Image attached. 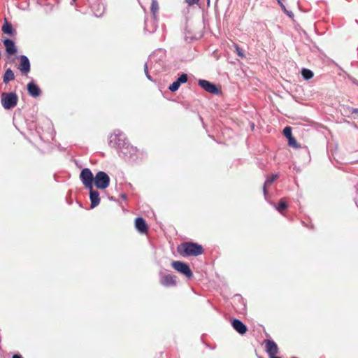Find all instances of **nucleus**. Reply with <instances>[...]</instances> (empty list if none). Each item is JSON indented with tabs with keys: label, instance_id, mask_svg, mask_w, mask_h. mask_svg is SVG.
I'll list each match as a JSON object with an SVG mask.
<instances>
[{
	"label": "nucleus",
	"instance_id": "1",
	"mask_svg": "<svg viewBox=\"0 0 358 358\" xmlns=\"http://www.w3.org/2000/svg\"><path fill=\"white\" fill-rule=\"evenodd\" d=\"M166 51L159 48L155 50L148 57V62L150 69L154 73H159L164 70L166 65Z\"/></svg>",
	"mask_w": 358,
	"mask_h": 358
},
{
	"label": "nucleus",
	"instance_id": "2",
	"mask_svg": "<svg viewBox=\"0 0 358 358\" xmlns=\"http://www.w3.org/2000/svg\"><path fill=\"white\" fill-rule=\"evenodd\" d=\"M178 251L183 253V256H199L203 254V248L201 245L194 242H185L178 248Z\"/></svg>",
	"mask_w": 358,
	"mask_h": 358
},
{
	"label": "nucleus",
	"instance_id": "3",
	"mask_svg": "<svg viewBox=\"0 0 358 358\" xmlns=\"http://www.w3.org/2000/svg\"><path fill=\"white\" fill-rule=\"evenodd\" d=\"M127 142L125 134L119 129H115L108 138L109 145L116 150L124 145Z\"/></svg>",
	"mask_w": 358,
	"mask_h": 358
},
{
	"label": "nucleus",
	"instance_id": "4",
	"mask_svg": "<svg viewBox=\"0 0 358 358\" xmlns=\"http://www.w3.org/2000/svg\"><path fill=\"white\" fill-rule=\"evenodd\" d=\"M17 101L18 96L15 92H3L1 95V105L6 110L15 108Z\"/></svg>",
	"mask_w": 358,
	"mask_h": 358
},
{
	"label": "nucleus",
	"instance_id": "5",
	"mask_svg": "<svg viewBox=\"0 0 358 358\" xmlns=\"http://www.w3.org/2000/svg\"><path fill=\"white\" fill-rule=\"evenodd\" d=\"M110 177L104 171H99L94 176V185L100 189H106L110 185Z\"/></svg>",
	"mask_w": 358,
	"mask_h": 358
},
{
	"label": "nucleus",
	"instance_id": "6",
	"mask_svg": "<svg viewBox=\"0 0 358 358\" xmlns=\"http://www.w3.org/2000/svg\"><path fill=\"white\" fill-rule=\"evenodd\" d=\"M117 151L120 157L126 160H129L133 159L134 156L136 154L137 150L136 148L131 145L127 141L124 145L117 149Z\"/></svg>",
	"mask_w": 358,
	"mask_h": 358
},
{
	"label": "nucleus",
	"instance_id": "7",
	"mask_svg": "<svg viewBox=\"0 0 358 358\" xmlns=\"http://www.w3.org/2000/svg\"><path fill=\"white\" fill-rule=\"evenodd\" d=\"M80 179L86 189L93 187L94 176L90 169L85 168L81 171Z\"/></svg>",
	"mask_w": 358,
	"mask_h": 358
},
{
	"label": "nucleus",
	"instance_id": "8",
	"mask_svg": "<svg viewBox=\"0 0 358 358\" xmlns=\"http://www.w3.org/2000/svg\"><path fill=\"white\" fill-rule=\"evenodd\" d=\"M171 265L175 270L185 275L188 279L192 278L193 273L186 263L180 261H174Z\"/></svg>",
	"mask_w": 358,
	"mask_h": 358
},
{
	"label": "nucleus",
	"instance_id": "9",
	"mask_svg": "<svg viewBox=\"0 0 358 358\" xmlns=\"http://www.w3.org/2000/svg\"><path fill=\"white\" fill-rule=\"evenodd\" d=\"M198 84L201 88L209 93L213 94H217L219 93V90L217 86L206 80L200 79L198 81Z\"/></svg>",
	"mask_w": 358,
	"mask_h": 358
},
{
	"label": "nucleus",
	"instance_id": "10",
	"mask_svg": "<svg viewBox=\"0 0 358 358\" xmlns=\"http://www.w3.org/2000/svg\"><path fill=\"white\" fill-rule=\"evenodd\" d=\"M176 276L171 274L160 273V284L164 287H170L176 285Z\"/></svg>",
	"mask_w": 358,
	"mask_h": 358
},
{
	"label": "nucleus",
	"instance_id": "11",
	"mask_svg": "<svg viewBox=\"0 0 358 358\" xmlns=\"http://www.w3.org/2000/svg\"><path fill=\"white\" fill-rule=\"evenodd\" d=\"M20 64L17 69L24 75H27L30 71V62L29 58L26 55H20L18 57Z\"/></svg>",
	"mask_w": 358,
	"mask_h": 358
},
{
	"label": "nucleus",
	"instance_id": "12",
	"mask_svg": "<svg viewBox=\"0 0 358 358\" xmlns=\"http://www.w3.org/2000/svg\"><path fill=\"white\" fill-rule=\"evenodd\" d=\"M6 48V53L8 57L15 55L17 52V48L14 41L9 38H6L3 41Z\"/></svg>",
	"mask_w": 358,
	"mask_h": 358
},
{
	"label": "nucleus",
	"instance_id": "13",
	"mask_svg": "<svg viewBox=\"0 0 358 358\" xmlns=\"http://www.w3.org/2000/svg\"><path fill=\"white\" fill-rule=\"evenodd\" d=\"M90 191V199L91 201V208L97 206L100 203L99 193L98 191L94 190L93 187L92 188H87Z\"/></svg>",
	"mask_w": 358,
	"mask_h": 358
},
{
	"label": "nucleus",
	"instance_id": "14",
	"mask_svg": "<svg viewBox=\"0 0 358 358\" xmlns=\"http://www.w3.org/2000/svg\"><path fill=\"white\" fill-rule=\"evenodd\" d=\"M266 351L269 357H271L278 352V348L277 344L272 340H266Z\"/></svg>",
	"mask_w": 358,
	"mask_h": 358
},
{
	"label": "nucleus",
	"instance_id": "15",
	"mask_svg": "<svg viewBox=\"0 0 358 358\" xmlns=\"http://www.w3.org/2000/svg\"><path fill=\"white\" fill-rule=\"evenodd\" d=\"M231 325L233 328L241 335L245 334L248 331L247 326L238 319H234L231 321Z\"/></svg>",
	"mask_w": 358,
	"mask_h": 358
},
{
	"label": "nucleus",
	"instance_id": "16",
	"mask_svg": "<svg viewBox=\"0 0 358 358\" xmlns=\"http://www.w3.org/2000/svg\"><path fill=\"white\" fill-rule=\"evenodd\" d=\"M27 91L29 94L32 97H37L41 95V90L39 87L34 83L31 81L27 84Z\"/></svg>",
	"mask_w": 358,
	"mask_h": 358
},
{
	"label": "nucleus",
	"instance_id": "17",
	"mask_svg": "<svg viewBox=\"0 0 358 358\" xmlns=\"http://www.w3.org/2000/svg\"><path fill=\"white\" fill-rule=\"evenodd\" d=\"M135 227L138 232L143 234L148 230V226L145 221L142 217H137L135 220Z\"/></svg>",
	"mask_w": 358,
	"mask_h": 358
},
{
	"label": "nucleus",
	"instance_id": "18",
	"mask_svg": "<svg viewBox=\"0 0 358 358\" xmlns=\"http://www.w3.org/2000/svg\"><path fill=\"white\" fill-rule=\"evenodd\" d=\"M157 29V24L155 20L148 21V20H145V27L144 30L149 33H153Z\"/></svg>",
	"mask_w": 358,
	"mask_h": 358
},
{
	"label": "nucleus",
	"instance_id": "19",
	"mask_svg": "<svg viewBox=\"0 0 358 358\" xmlns=\"http://www.w3.org/2000/svg\"><path fill=\"white\" fill-rule=\"evenodd\" d=\"M15 79V74L11 69H8L6 70L5 73L3 77V81L5 84H8L9 82Z\"/></svg>",
	"mask_w": 358,
	"mask_h": 358
},
{
	"label": "nucleus",
	"instance_id": "20",
	"mask_svg": "<svg viewBox=\"0 0 358 358\" xmlns=\"http://www.w3.org/2000/svg\"><path fill=\"white\" fill-rule=\"evenodd\" d=\"M1 30L3 33L10 36H13L15 33V30L13 29V25L7 21H6L2 26Z\"/></svg>",
	"mask_w": 358,
	"mask_h": 358
},
{
	"label": "nucleus",
	"instance_id": "21",
	"mask_svg": "<svg viewBox=\"0 0 358 358\" xmlns=\"http://www.w3.org/2000/svg\"><path fill=\"white\" fill-rule=\"evenodd\" d=\"M278 178V174H273L270 177L267 178L263 187V192L265 196H266L267 194L266 186L271 185Z\"/></svg>",
	"mask_w": 358,
	"mask_h": 358
},
{
	"label": "nucleus",
	"instance_id": "22",
	"mask_svg": "<svg viewBox=\"0 0 358 358\" xmlns=\"http://www.w3.org/2000/svg\"><path fill=\"white\" fill-rule=\"evenodd\" d=\"M301 76L304 80H308L313 77L314 73L311 70L303 68L301 70Z\"/></svg>",
	"mask_w": 358,
	"mask_h": 358
},
{
	"label": "nucleus",
	"instance_id": "23",
	"mask_svg": "<svg viewBox=\"0 0 358 358\" xmlns=\"http://www.w3.org/2000/svg\"><path fill=\"white\" fill-rule=\"evenodd\" d=\"M273 206L278 212L282 213L284 210H285L287 208V204L285 202V201L283 199H280L278 205L273 204Z\"/></svg>",
	"mask_w": 358,
	"mask_h": 358
},
{
	"label": "nucleus",
	"instance_id": "24",
	"mask_svg": "<svg viewBox=\"0 0 358 358\" xmlns=\"http://www.w3.org/2000/svg\"><path fill=\"white\" fill-rule=\"evenodd\" d=\"M159 10V6L158 2L157 0H152L151 3V11L154 15V17L155 18L156 13H157Z\"/></svg>",
	"mask_w": 358,
	"mask_h": 358
},
{
	"label": "nucleus",
	"instance_id": "25",
	"mask_svg": "<svg viewBox=\"0 0 358 358\" xmlns=\"http://www.w3.org/2000/svg\"><path fill=\"white\" fill-rule=\"evenodd\" d=\"M180 86V83L176 80L169 87V90L171 92H176L179 89Z\"/></svg>",
	"mask_w": 358,
	"mask_h": 358
},
{
	"label": "nucleus",
	"instance_id": "26",
	"mask_svg": "<svg viewBox=\"0 0 358 358\" xmlns=\"http://www.w3.org/2000/svg\"><path fill=\"white\" fill-rule=\"evenodd\" d=\"M148 68H150V64L149 63L147 62L145 63L144 64V72H145V74L147 77V78L150 80V81H153L149 71H148Z\"/></svg>",
	"mask_w": 358,
	"mask_h": 358
},
{
	"label": "nucleus",
	"instance_id": "27",
	"mask_svg": "<svg viewBox=\"0 0 358 358\" xmlns=\"http://www.w3.org/2000/svg\"><path fill=\"white\" fill-rule=\"evenodd\" d=\"M148 68H150V64L149 63L147 62L145 63L144 64V72H145V74L147 77V78L150 80V81H153L149 71H148Z\"/></svg>",
	"mask_w": 358,
	"mask_h": 358
},
{
	"label": "nucleus",
	"instance_id": "28",
	"mask_svg": "<svg viewBox=\"0 0 358 358\" xmlns=\"http://www.w3.org/2000/svg\"><path fill=\"white\" fill-rule=\"evenodd\" d=\"M148 68H150V64L149 63L147 62L145 63L144 64V72H145V74L147 77V78L150 80V81H153L149 71H148Z\"/></svg>",
	"mask_w": 358,
	"mask_h": 358
},
{
	"label": "nucleus",
	"instance_id": "29",
	"mask_svg": "<svg viewBox=\"0 0 358 358\" xmlns=\"http://www.w3.org/2000/svg\"><path fill=\"white\" fill-rule=\"evenodd\" d=\"M283 134L287 139L292 137V128L290 127H285L283 129Z\"/></svg>",
	"mask_w": 358,
	"mask_h": 358
},
{
	"label": "nucleus",
	"instance_id": "30",
	"mask_svg": "<svg viewBox=\"0 0 358 358\" xmlns=\"http://www.w3.org/2000/svg\"><path fill=\"white\" fill-rule=\"evenodd\" d=\"M288 145L295 148H299V145L293 136L288 139Z\"/></svg>",
	"mask_w": 358,
	"mask_h": 358
},
{
	"label": "nucleus",
	"instance_id": "31",
	"mask_svg": "<svg viewBox=\"0 0 358 358\" xmlns=\"http://www.w3.org/2000/svg\"><path fill=\"white\" fill-rule=\"evenodd\" d=\"M187 75L185 73H182L178 78L176 80L181 85L185 83L187 81Z\"/></svg>",
	"mask_w": 358,
	"mask_h": 358
},
{
	"label": "nucleus",
	"instance_id": "32",
	"mask_svg": "<svg viewBox=\"0 0 358 358\" xmlns=\"http://www.w3.org/2000/svg\"><path fill=\"white\" fill-rule=\"evenodd\" d=\"M349 112L352 114V115H355L354 117L355 118H357L358 117V108H350L348 109Z\"/></svg>",
	"mask_w": 358,
	"mask_h": 358
},
{
	"label": "nucleus",
	"instance_id": "33",
	"mask_svg": "<svg viewBox=\"0 0 358 358\" xmlns=\"http://www.w3.org/2000/svg\"><path fill=\"white\" fill-rule=\"evenodd\" d=\"M235 48H236V53L237 55L241 57H244L245 55L243 54V52H242L241 49L238 46V45H235Z\"/></svg>",
	"mask_w": 358,
	"mask_h": 358
},
{
	"label": "nucleus",
	"instance_id": "34",
	"mask_svg": "<svg viewBox=\"0 0 358 358\" xmlns=\"http://www.w3.org/2000/svg\"><path fill=\"white\" fill-rule=\"evenodd\" d=\"M199 1V0H185V2H186L188 5H189V6H192V5L196 4V3H197Z\"/></svg>",
	"mask_w": 358,
	"mask_h": 358
},
{
	"label": "nucleus",
	"instance_id": "35",
	"mask_svg": "<svg viewBox=\"0 0 358 358\" xmlns=\"http://www.w3.org/2000/svg\"><path fill=\"white\" fill-rule=\"evenodd\" d=\"M278 3H279V5L281 7V8L282 9V10L285 13L287 9H286L285 5L283 4V3L281 1V0H278Z\"/></svg>",
	"mask_w": 358,
	"mask_h": 358
},
{
	"label": "nucleus",
	"instance_id": "36",
	"mask_svg": "<svg viewBox=\"0 0 358 358\" xmlns=\"http://www.w3.org/2000/svg\"><path fill=\"white\" fill-rule=\"evenodd\" d=\"M285 13H286L288 16H289V17H291L294 16V14H293V13H292V11H289V10H287L285 11Z\"/></svg>",
	"mask_w": 358,
	"mask_h": 358
},
{
	"label": "nucleus",
	"instance_id": "37",
	"mask_svg": "<svg viewBox=\"0 0 358 358\" xmlns=\"http://www.w3.org/2000/svg\"><path fill=\"white\" fill-rule=\"evenodd\" d=\"M121 198H122V199H124V200H127V195H126L125 194H121Z\"/></svg>",
	"mask_w": 358,
	"mask_h": 358
},
{
	"label": "nucleus",
	"instance_id": "38",
	"mask_svg": "<svg viewBox=\"0 0 358 358\" xmlns=\"http://www.w3.org/2000/svg\"><path fill=\"white\" fill-rule=\"evenodd\" d=\"M13 358H22L20 355L16 354L13 356Z\"/></svg>",
	"mask_w": 358,
	"mask_h": 358
},
{
	"label": "nucleus",
	"instance_id": "39",
	"mask_svg": "<svg viewBox=\"0 0 358 358\" xmlns=\"http://www.w3.org/2000/svg\"><path fill=\"white\" fill-rule=\"evenodd\" d=\"M352 83L357 85H358V80H356L355 78H353L352 80Z\"/></svg>",
	"mask_w": 358,
	"mask_h": 358
},
{
	"label": "nucleus",
	"instance_id": "40",
	"mask_svg": "<svg viewBox=\"0 0 358 358\" xmlns=\"http://www.w3.org/2000/svg\"><path fill=\"white\" fill-rule=\"evenodd\" d=\"M270 358H280V357H276L275 355H274V356H273V357H270Z\"/></svg>",
	"mask_w": 358,
	"mask_h": 358
},
{
	"label": "nucleus",
	"instance_id": "41",
	"mask_svg": "<svg viewBox=\"0 0 358 358\" xmlns=\"http://www.w3.org/2000/svg\"><path fill=\"white\" fill-rule=\"evenodd\" d=\"M101 14H99V15L96 14V17H99V16H101Z\"/></svg>",
	"mask_w": 358,
	"mask_h": 358
},
{
	"label": "nucleus",
	"instance_id": "42",
	"mask_svg": "<svg viewBox=\"0 0 358 358\" xmlns=\"http://www.w3.org/2000/svg\"><path fill=\"white\" fill-rule=\"evenodd\" d=\"M72 1H73V2H75L76 0H72Z\"/></svg>",
	"mask_w": 358,
	"mask_h": 358
},
{
	"label": "nucleus",
	"instance_id": "43",
	"mask_svg": "<svg viewBox=\"0 0 358 358\" xmlns=\"http://www.w3.org/2000/svg\"><path fill=\"white\" fill-rule=\"evenodd\" d=\"M292 358H297V357H292Z\"/></svg>",
	"mask_w": 358,
	"mask_h": 358
}]
</instances>
